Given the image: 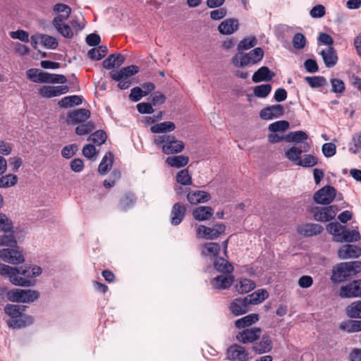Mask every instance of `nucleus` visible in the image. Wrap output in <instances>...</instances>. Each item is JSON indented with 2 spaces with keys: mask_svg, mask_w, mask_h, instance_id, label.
<instances>
[{
  "mask_svg": "<svg viewBox=\"0 0 361 361\" xmlns=\"http://www.w3.org/2000/svg\"><path fill=\"white\" fill-rule=\"evenodd\" d=\"M153 142L156 145L161 147L164 154L168 155L180 153L185 147L184 142L173 135L163 134L154 136Z\"/></svg>",
  "mask_w": 361,
  "mask_h": 361,
  "instance_id": "nucleus-1",
  "label": "nucleus"
},
{
  "mask_svg": "<svg viewBox=\"0 0 361 361\" xmlns=\"http://www.w3.org/2000/svg\"><path fill=\"white\" fill-rule=\"evenodd\" d=\"M139 71L137 66L131 65L121 68L120 70H112L110 72V77L112 80L118 82V87L121 90H126L131 85V77Z\"/></svg>",
  "mask_w": 361,
  "mask_h": 361,
  "instance_id": "nucleus-2",
  "label": "nucleus"
},
{
  "mask_svg": "<svg viewBox=\"0 0 361 361\" xmlns=\"http://www.w3.org/2000/svg\"><path fill=\"white\" fill-rule=\"evenodd\" d=\"M360 262H341L334 267L331 280L334 283H341L350 277L356 268H360Z\"/></svg>",
  "mask_w": 361,
  "mask_h": 361,
  "instance_id": "nucleus-3",
  "label": "nucleus"
},
{
  "mask_svg": "<svg viewBox=\"0 0 361 361\" xmlns=\"http://www.w3.org/2000/svg\"><path fill=\"white\" fill-rule=\"evenodd\" d=\"M264 56V51L260 47L255 48L249 53L237 54L232 58V63L237 67H245L259 62Z\"/></svg>",
  "mask_w": 361,
  "mask_h": 361,
  "instance_id": "nucleus-4",
  "label": "nucleus"
},
{
  "mask_svg": "<svg viewBox=\"0 0 361 361\" xmlns=\"http://www.w3.org/2000/svg\"><path fill=\"white\" fill-rule=\"evenodd\" d=\"M39 298V292L31 289L14 288L7 293L8 300L13 302L31 303Z\"/></svg>",
  "mask_w": 361,
  "mask_h": 361,
  "instance_id": "nucleus-5",
  "label": "nucleus"
},
{
  "mask_svg": "<svg viewBox=\"0 0 361 361\" xmlns=\"http://www.w3.org/2000/svg\"><path fill=\"white\" fill-rule=\"evenodd\" d=\"M18 268L0 264V275L8 276L13 285L23 287H30L34 285V283L30 279H23V276H18Z\"/></svg>",
  "mask_w": 361,
  "mask_h": 361,
  "instance_id": "nucleus-6",
  "label": "nucleus"
},
{
  "mask_svg": "<svg viewBox=\"0 0 361 361\" xmlns=\"http://www.w3.org/2000/svg\"><path fill=\"white\" fill-rule=\"evenodd\" d=\"M226 226L223 224L214 225L213 227H207L201 225L197 228V235L207 240H214L225 232Z\"/></svg>",
  "mask_w": 361,
  "mask_h": 361,
  "instance_id": "nucleus-7",
  "label": "nucleus"
},
{
  "mask_svg": "<svg viewBox=\"0 0 361 361\" xmlns=\"http://www.w3.org/2000/svg\"><path fill=\"white\" fill-rule=\"evenodd\" d=\"M226 359L229 361H250L248 351L240 345L233 344L226 350Z\"/></svg>",
  "mask_w": 361,
  "mask_h": 361,
  "instance_id": "nucleus-8",
  "label": "nucleus"
},
{
  "mask_svg": "<svg viewBox=\"0 0 361 361\" xmlns=\"http://www.w3.org/2000/svg\"><path fill=\"white\" fill-rule=\"evenodd\" d=\"M339 296L342 298H361V279H356L341 287Z\"/></svg>",
  "mask_w": 361,
  "mask_h": 361,
  "instance_id": "nucleus-9",
  "label": "nucleus"
},
{
  "mask_svg": "<svg viewBox=\"0 0 361 361\" xmlns=\"http://www.w3.org/2000/svg\"><path fill=\"white\" fill-rule=\"evenodd\" d=\"M0 259L12 264H19L24 262L22 253L15 248H4L0 250Z\"/></svg>",
  "mask_w": 361,
  "mask_h": 361,
  "instance_id": "nucleus-10",
  "label": "nucleus"
},
{
  "mask_svg": "<svg viewBox=\"0 0 361 361\" xmlns=\"http://www.w3.org/2000/svg\"><path fill=\"white\" fill-rule=\"evenodd\" d=\"M336 197V189L332 186H325L314 195V201L321 204H330Z\"/></svg>",
  "mask_w": 361,
  "mask_h": 361,
  "instance_id": "nucleus-11",
  "label": "nucleus"
},
{
  "mask_svg": "<svg viewBox=\"0 0 361 361\" xmlns=\"http://www.w3.org/2000/svg\"><path fill=\"white\" fill-rule=\"evenodd\" d=\"M310 149L308 143H300V146L294 145L290 148H285L284 151L286 157L297 165V162L301 158V154L308 152Z\"/></svg>",
  "mask_w": 361,
  "mask_h": 361,
  "instance_id": "nucleus-12",
  "label": "nucleus"
},
{
  "mask_svg": "<svg viewBox=\"0 0 361 361\" xmlns=\"http://www.w3.org/2000/svg\"><path fill=\"white\" fill-rule=\"evenodd\" d=\"M262 329L258 327L247 329L236 335V339L243 343H250L257 340L261 335Z\"/></svg>",
  "mask_w": 361,
  "mask_h": 361,
  "instance_id": "nucleus-13",
  "label": "nucleus"
},
{
  "mask_svg": "<svg viewBox=\"0 0 361 361\" xmlns=\"http://www.w3.org/2000/svg\"><path fill=\"white\" fill-rule=\"evenodd\" d=\"M284 114V107L281 104H274L262 109L259 116L264 120H272L282 116Z\"/></svg>",
  "mask_w": 361,
  "mask_h": 361,
  "instance_id": "nucleus-14",
  "label": "nucleus"
},
{
  "mask_svg": "<svg viewBox=\"0 0 361 361\" xmlns=\"http://www.w3.org/2000/svg\"><path fill=\"white\" fill-rule=\"evenodd\" d=\"M337 212L338 209L336 206L334 205L317 209V211L314 212V218L316 221H329L335 217Z\"/></svg>",
  "mask_w": 361,
  "mask_h": 361,
  "instance_id": "nucleus-15",
  "label": "nucleus"
},
{
  "mask_svg": "<svg viewBox=\"0 0 361 361\" xmlns=\"http://www.w3.org/2000/svg\"><path fill=\"white\" fill-rule=\"evenodd\" d=\"M252 305L247 296L244 298H236L230 305V310L233 314L238 316L245 314L250 310V306Z\"/></svg>",
  "mask_w": 361,
  "mask_h": 361,
  "instance_id": "nucleus-16",
  "label": "nucleus"
},
{
  "mask_svg": "<svg viewBox=\"0 0 361 361\" xmlns=\"http://www.w3.org/2000/svg\"><path fill=\"white\" fill-rule=\"evenodd\" d=\"M90 115L91 113L88 109H79L68 113V122L72 124L85 123Z\"/></svg>",
  "mask_w": 361,
  "mask_h": 361,
  "instance_id": "nucleus-17",
  "label": "nucleus"
},
{
  "mask_svg": "<svg viewBox=\"0 0 361 361\" xmlns=\"http://www.w3.org/2000/svg\"><path fill=\"white\" fill-rule=\"evenodd\" d=\"M361 255V249L357 245H345L338 251V257L340 259L355 258Z\"/></svg>",
  "mask_w": 361,
  "mask_h": 361,
  "instance_id": "nucleus-18",
  "label": "nucleus"
},
{
  "mask_svg": "<svg viewBox=\"0 0 361 361\" xmlns=\"http://www.w3.org/2000/svg\"><path fill=\"white\" fill-rule=\"evenodd\" d=\"M273 348V342L269 335H263L258 343H255L253 350L258 354L270 352Z\"/></svg>",
  "mask_w": 361,
  "mask_h": 361,
  "instance_id": "nucleus-19",
  "label": "nucleus"
},
{
  "mask_svg": "<svg viewBox=\"0 0 361 361\" xmlns=\"http://www.w3.org/2000/svg\"><path fill=\"white\" fill-rule=\"evenodd\" d=\"M186 209L179 202L175 203L171 211V223L177 226L180 224L185 215Z\"/></svg>",
  "mask_w": 361,
  "mask_h": 361,
  "instance_id": "nucleus-20",
  "label": "nucleus"
},
{
  "mask_svg": "<svg viewBox=\"0 0 361 361\" xmlns=\"http://www.w3.org/2000/svg\"><path fill=\"white\" fill-rule=\"evenodd\" d=\"M188 202L192 204L204 203L211 199V195L206 191L191 190L187 195Z\"/></svg>",
  "mask_w": 361,
  "mask_h": 361,
  "instance_id": "nucleus-21",
  "label": "nucleus"
},
{
  "mask_svg": "<svg viewBox=\"0 0 361 361\" xmlns=\"http://www.w3.org/2000/svg\"><path fill=\"white\" fill-rule=\"evenodd\" d=\"M323 228L322 226L316 224H307L298 226L297 231L304 236H313L322 233Z\"/></svg>",
  "mask_w": 361,
  "mask_h": 361,
  "instance_id": "nucleus-22",
  "label": "nucleus"
},
{
  "mask_svg": "<svg viewBox=\"0 0 361 361\" xmlns=\"http://www.w3.org/2000/svg\"><path fill=\"white\" fill-rule=\"evenodd\" d=\"M320 54L323 59L324 63L327 68L334 67L338 61V56L334 47L328 48L321 51Z\"/></svg>",
  "mask_w": 361,
  "mask_h": 361,
  "instance_id": "nucleus-23",
  "label": "nucleus"
},
{
  "mask_svg": "<svg viewBox=\"0 0 361 361\" xmlns=\"http://www.w3.org/2000/svg\"><path fill=\"white\" fill-rule=\"evenodd\" d=\"M274 76L275 73L269 68L262 66L254 73L252 79L254 82H267L271 80Z\"/></svg>",
  "mask_w": 361,
  "mask_h": 361,
  "instance_id": "nucleus-24",
  "label": "nucleus"
},
{
  "mask_svg": "<svg viewBox=\"0 0 361 361\" xmlns=\"http://www.w3.org/2000/svg\"><path fill=\"white\" fill-rule=\"evenodd\" d=\"M233 282V276L221 275L214 278L212 286L214 289H226L232 285Z\"/></svg>",
  "mask_w": 361,
  "mask_h": 361,
  "instance_id": "nucleus-25",
  "label": "nucleus"
},
{
  "mask_svg": "<svg viewBox=\"0 0 361 361\" xmlns=\"http://www.w3.org/2000/svg\"><path fill=\"white\" fill-rule=\"evenodd\" d=\"M64 20L61 17H55L53 20V25L63 37L71 38L73 36V32L70 26L64 23Z\"/></svg>",
  "mask_w": 361,
  "mask_h": 361,
  "instance_id": "nucleus-26",
  "label": "nucleus"
},
{
  "mask_svg": "<svg viewBox=\"0 0 361 361\" xmlns=\"http://www.w3.org/2000/svg\"><path fill=\"white\" fill-rule=\"evenodd\" d=\"M33 322V317L21 314L17 319L9 321L8 324L12 328L20 329L31 325Z\"/></svg>",
  "mask_w": 361,
  "mask_h": 361,
  "instance_id": "nucleus-27",
  "label": "nucleus"
},
{
  "mask_svg": "<svg viewBox=\"0 0 361 361\" xmlns=\"http://www.w3.org/2000/svg\"><path fill=\"white\" fill-rule=\"evenodd\" d=\"M238 28V22L235 19L229 18L223 21L218 27L219 31L224 35H231Z\"/></svg>",
  "mask_w": 361,
  "mask_h": 361,
  "instance_id": "nucleus-28",
  "label": "nucleus"
},
{
  "mask_svg": "<svg viewBox=\"0 0 361 361\" xmlns=\"http://www.w3.org/2000/svg\"><path fill=\"white\" fill-rule=\"evenodd\" d=\"M341 331L348 334L361 331V320H345L342 322L338 326Z\"/></svg>",
  "mask_w": 361,
  "mask_h": 361,
  "instance_id": "nucleus-29",
  "label": "nucleus"
},
{
  "mask_svg": "<svg viewBox=\"0 0 361 361\" xmlns=\"http://www.w3.org/2000/svg\"><path fill=\"white\" fill-rule=\"evenodd\" d=\"M220 246L216 243H207L203 245L201 248V255L203 257H217L220 252Z\"/></svg>",
  "mask_w": 361,
  "mask_h": 361,
  "instance_id": "nucleus-30",
  "label": "nucleus"
},
{
  "mask_svg": "<svg viewBox=\"0 0 361 361\" xmlns=\"http://www.w3.org/2000/svg\"><path fill=\"white\" fill-rule=\"evenodd\" d=\"M214 210L210 207L200 206L195 208L192 212V215L196 220L204 221L212 217Z\"/></svg>",
  "mask_w": 361,
  "mask_h": 361,
  "instance_id": "nucleus-31",
  "label": "nucleus"
},
{
  "mask_svg": "<svg viewBox=\"0 0 361 361\" xmlns=\"http://www.w3.org/2000/svg\"><path fill=\"white\" fill-rule=\"evenodd\" d=\"M114 162V154L111 152L105 154L102 158L99 167L98 172L101 175H105L111 169Z\"/></svg>",
  "mask_w": 361,
  "mask_h": 361,
  "instance_id": "nucleus-32",
  "label": "nucleus"
},
{
  "mask_svg": "<svg viewBox=\"0 0 361 361\" xmlns=\"http://www.w3.org/2000/svg\"><path fill=\"white\" fill-rule=\"evenodd\" d=\"M345 226H341L338 222H331L326 226L327 231L333 235V239L336 242L341 243V237Z\"/></svg>",
  "mask_w": 361,
  "mask_h": 361,
  "instance_id": "nucleus-33",
  "label": "nucleus"
},
{
  "mask_svg": "<svg viewBox=\"0 0 361 361\" xmlns=\"http://www.w3.org/2000/svg\"><path fill=\"white\" fill-rule=\"evenodd\" d=\"M308 138L307 133L302 130L291 132L285 137L286 142H293L295 145L300 146V143H307L305 142Z\"/></svg>",
  "mask_w": 361,
  "mask_h": 361,
  "instance_id": "nucleus-34",
  "label": "nucleus"
},
{
  "mask_svg": "<svg viewBox=\"0 0 361 361\" xmlns=\"http://www.w3.org/2000/svg\"><path fill=\"white\" fill-rule=\"evenodd\" d=\"M176 126L171 121H164L152 126L150 130L152 133H167L175 130Z\"/></svg>",
  "mask_w": 361,
  "mask_h": 361,
  "instance_id": "nucleus-35",
  "label": "nucleus"
},
{
  "mask_svg": "<svg viewBox=\"0 0 361 361\" xmlns=\"http://www.w3.org/2000/svg\"><path fill=\"white\" fill-rule=\"evenodd\" d=\"M214 267L218 271L224 274H230L233 270V267L231 263L224 258L219 257L214 259Z\"/></svg>",
  "mask_w": 361,
  "mask_h": 361,
  "instance_id": "nucleus-36",
  "label": "nucleus"
},
{
  "mask_svg": "<svg viewBox=\"0 0 361 361\" xmlns=\"http://www.w3.org/2000/svg\"><path fill=\"white\" fill-rule=\"evenodd\" d=\"M259 320V315L257 314H250L244 317L237 319L235 322V326L238 329H243L247 326H251Z\"/></svg>",
  "mask_w": 361,
  "mask_h": 361,
  "instance_id": "nucleus-37",
  "label": "nucleus"
},
{
  "mask_svg": "<svg viewBox=\"0 0 361 361\" xmlns=\"http://www.w3.org/2000/svg\"><path fill=\"white\" fill-rule=\"evenodd\" d=\"M189 159L186 156L178 155L169 157L166 159V163L171 167L180 168L186 166Z\"/></svg>",
  "mask_w": 361,
  "mask_h": 361,
  "instance_id": "nucleus-38",
  "label": "nucleus"
},
{
  "mask_svg": "<svg viewBox=\"0 0 361 361\" xmlns=\"http://www.w3.org/2000/svg\"><path fill=\"white\" fill-rule=\"evenodd\" d=\"M255 287V283L248 279H240L235 285L236 290L242 294L251 291Z\"/></svg>",
  "mask_w": 361,
  "mask_h": 361,
  "instance_id": "nucleus-39",
  "label": "nucleus"
},
{
  "mask_svg": "<svg viewBox=\"0 0 361 361\" xmlns=\"http://www.w3.org/2000/svg\"><path fill=\"white\" fill-rule=\"evenodd\" d=\"M345 312L350 318L361 319V300L352 302L346 307Z\"/></svg>",
  "mask_w": 361,
  "mask_h": 361,
  "instance_id": "nucleus-40",
  "label": "nucleus"
},
{
  "mask_svg": "<svg viewBox=\"0 0 361 361\" xmlns=\"http://www.w3.org/2000/svg\"><path fill=\"white\" fill-rule=\"evenodd\" d=\"M25 306L8 304L4 307V312L13 319H17L25 310Z\"/></svg>",
  "mask_w": 361,
  "mask_h": 361,
  "instance_id": "nucleus-41",
  "label": "nucleus"
},
{
  "mask_svg": "<svg viewBox=\"0 0 361 361\" xmlns=\"http://www.w3.org/2000/svg\"><path fill=\"white\" fill-rule=\"evenodd\" d=\"M82 102V98L80 96L71 95L63 97L59 102L58 104L61 108H68L74 105H79Z\"/></svg>",
  "mask_w": 361,
  "mask_h": 361,
  "instance_id": "nucleus-42",
  "label": "nucleus"
},
{
  "mask_svg": "<svg viewBox=\"0 0 361 361\" xmlns=\"http://www.w3.org/2000/svg\"><path fill=\"white\" fill-rule=\"evenodd\" d=\"M268 295L269 294L267 290L264 289H259L252 294L247 295V298L252 305H256L264 301L268 297Z\"/></svg>",
  "mask_w": 361,
  "mask_h": 361,
  "instance_id": "nucleus-43",
  "label": "nucleus"
},
{
  "mask_svg": "<svg viewBox=\"0 0 361 361\" xmlns=\"http://www.w3.org/2000/svg\"><path fill=\"white\" fill-rule=\"evenodd\" d=\"M343 235L341 238V243L343 242H348V243H353V242H357L360 239V235L358 231L357 230H352L349 231L345 227L344 228V231H343Z\"/></svg>",
  "mask_w": 361,
  "mask_h": 361,
  "instance_id": "nucleus-44",
  "label": "nucleus"
},
{
  "mask_svg": "<svg viewBox=\"0 0 361 361\" xmlns=\"http://www.w3.org/2000/svg\"><path fill=\"white\" fill-rule=\"evenodd\" d=\"M107 51L106 46H99L98 48H92L89 50L87 55L91 59L99 61L106 56Z\"/></svg>",
  "mask_w": 361,
  "mask_h": 361,
  "instance_id": "nucleus-45",
  "label": "nucleus"
},
{
  "mask_svg": "<svg viewBox=\"0 0 361 361\" xmlns=\"http://www.w3.org/2000/svg\"><path fill=\"white\" fill-rule=\"evenodd\" d=\"M4 232V234L0 236V246L15 247L17 241L13 235V231Z\"/></svg>",
  "mask_w": 361,
  "mask_h": 361,
  "instance_id": "nucleus-46",
  "label": "nucleus"
},
{
  "mask_svg": "<svg viewBox=\"0 0 361 361\" xmlns=\"http://www.w3.org/2000/svg\"><path fill=\"white\" fill-rule=\"evenodd\" d=\"M40 43L47 49H55L58 47V42L54 37L47 35H39Z\"/></svg>",
  "mask_w": 361,
  "mask_h": 361,
  "instance_id": "nucleus-47",
  "label": "nucleus"
},
{
  "mask_svg": "<svg viewBox=\"0 0 361 361\" xmlns=\"http://www.w3.org/2000/svg\"><path fill=\"white\" fill-rule=\"evenodd\" d=\"M18 183L16 175L7 174L0 177V188H6L16 185Z\"/></svg>",
  "mask_w": 361,
  "mask_h": 361,
  "instance_id": "nucleus-48",
  "label": "nucleus"
},
{
  "mask_svg": "<svg viewBox=\"0 0 361 361\" xmlns=\"http://www.w3.org/2000/svg\"><path fill=\"white\" fill-rule=\"evenodd\" d=\"M135 202V197L132 193H128L123 195L119 203L121 210L126 211L133 207Z\"/></svg>",
  "mask_w": 361,
  "mask_h": 361,
  "instance_id": "nucleus-49",
  "label": "nucleus"
},
{
  "mask_svg": "<svg viewBox=\"0 0 361 361\" xmlns=\"http://www.w3.org/2000/svg\"><path fill=\"white\" fill-rule=\"evenodd\" d=\"M257 44V39L255 36H250L242 39L238 44V51L247 50Z\"/></svg>",
  "mask_w": 361,
  "mask_h": 361,
  "instance_id": "nucleus-50",
  "label": "nucleus"
},
{
  "mask_svg": "<svg viewBox=\"0 0 361 361\" xmlns=\"http://www.w3.org/2000/svg\"><path fill=\"white\" fill-rule=\"evenodd\" d=\"M305 80L312 88L323 87L326 84V80L323 76H307Z\"/></svg>",
  "mask_w": 361,
  "mask_h": 361,
  "instance_id": "nucleus-51",
  "label": "nucleus"
},
{
  "mask_svg": "<svg viewBox=\"0 0 361 361\" xmlns=\"http://www.w3.org/2000/svg\"><path fill=\"white\" fill-rule=\"evenodd\" d=\"M271 91V85L269 84H262L254 87L253 92L256 97L260 98L267 97Z\"/></svg>",
  "mask_w": 361,
  "mask_h": 361,
  "instance_id": "nucleus-52",
  "label": "nucleus"
},
{
  "mask_svg": "<svg viewBox=\"0 0 361 361\" xmlns=\"http://www.w3.org/2000/svg\"><path fill=\"white\" fill-rule=\"evenodd\" d=\"M176 181L183 185H190L192 184V177L188 169L180 171L176 177Z\"/></svg>",
  "mask_w": 361,
  "mask_h": 361,
  "instance_id": "nucleus-53",
  "label": "nucleus"
},
{
  "mask_svg": "<svg viewBox=\"0 0 361 361\" xmlns=\"http://www.w3.org/2000/svg\"><path fill=\"white\" fill-rule=\"evenodd\" d=\"M317 164V158L312 154H305L297 162L298 166L303 167H312Z\"/></svg>",
  "mask_w": 361,
  "mask_h": 361,
  "instance_id": "nucleus-54",
  "label": "nucleus"
},
{
  "mask_svg": "<svg viewBox=\"0 0 361 361\" xmlns=\"http://www.w3.org/2000/svg\"><path fill=\"white\" fill-rule=\"evenodd\" d=\"M94 124L92 121L80 123L75 128V133L78 135H85L93 130Z\"/></svg>",
  "mask_w": 361,
  "mask_h": 361,
  "instance_id": "nucleus-55",
  "label": "nucleus"
},
{
  "mask_svg": "<svg viewBox=\"0 0 361 361\" xmlns=\"http://www.w3.org/2000/svg\"><path fill=\"white\" fill-rule=\"evenodd\" d=\"M106 137L107 136L106 133L102 130H99L92 133L89 137L88 140H90L98 145H101L105 142Z\"/></svg>",
  "mask_w": 361,
  "mask_h": 361,
  "instance_id": "nucleus-56",
  "label": "nucleus"
},
{
  "mask_svg": "<svg viewBox=\"0 0 361 361\" xmlns=\"http://www.w3.org/2000/svg\"><path fill=\"white\" fill-rule=\"evenodd\" d=\"M289 128V123L286 121H278L269 126V130L271 132H284Z\"/></svg>",
  "mask_w": 361,
  "mask_h": 361,
  "instance_id": "nucleus-57",
  "label": "nucleus"
},
{
  "mask_svg": "<svg viewBox=\"0 0 361 361\" xmlns=\"http://www.w3.org/2000/svg\"><path fill=\"white\" fill-rule=\"evenodd\" d=\"M54 10L55 12L61 13L57 17H61L63 18V20H67L69 18L71 13V8L68 6L63 4H56L54 6Z\"/></svg>",
  "mask_w": 361,
  "mask_h": 361,
  "instance_id": "nucleus-58",
  "label": "nucleus"
},
{
  "mask_svg": "<svg viewBox=\"0 0 361 361\" xmlns=\"http://www.w3.org/2000/svg\"><path fill=\"white\" fill-rule=\"evenodd\" d=\"M331 85V90L335 94H342L345 90L344 82L338 78H332L330 80Z\"/></svg>",
  "mask_w": 361,
  "mask_h": 361,
  "instance_id": "nucleus-59",
  "label": "nucleus"
},
{
  "mask_svg": "<svg viewBox=\"0 0 361 361\" xmlns=\"http://www.w3.org/2000/svg\"><path fill=\"white\" fill-rule=\"evenodd\" d=\"M292 43L295 49H302L306 45V38L303 34L298 32L293 36Z\"/></svg>",
  "mask_w": 361,
  "mask_h": 361,
  "instance_id": "nucleus-60",
  "label": "nucleus"
},
{
  "mask_svg": "<svg viewBox=\"0 0 361 361\" xmlns=\"http://www.w3.org/2000/svg\"><path fill=\"white\" fill-rule=\"evenodd\" d=\"M39 94L45 98L57 97L56 86L44 85L39 90Z\"/></svg>",
  "mask_w": 361,
  "mask_h": 361,
  "instance_id": "nucleus-61",
  "label": "nucleus"
},
{
  "mask_svg": "<svg viewBox=\"0 0 361 361\" xmlns=\"http://www.w3.org/2000/svg\"><path fill=\"white\" fill-rule=\"evenodd\" d=\"M13 229L12 221L6 214L0 212V230L11 231Z\"/></svg>",
  "mask_w": 361,
  "mask_h": 361,
  "instance_id": "nucleus-62",
  "label": "nucleus"
},
{
  "mask_svg": "<svg viewBox=\"0 0 361 361\" xmlns=\"http://www.w3.org/2000/svg\"><path fill=\"white\" fill-rule=\"evenodd\" d=\"M77 150L78 146L76 145H68L63 147L61 150V155L65 159H70L76 153Z\"/></svg>",
  "mask_w": 361,
  "mask_h": 361,
  "instance_id": "nucleus-63",
  "label": "nucleus"
},
{
  "mask_svg": "<svg viewBox=\"0 0 361 361\" xmlns=\"http://www.w3.org/2000/svg\"><path fill=\"white\" fill-rule=\"evenodd\" d=\"M10 35L13 39H18L23 42H29V33L23 30L11 32Z\"/></svg>",
  "mask_w": 361,
  "mask_h": 361,
  "instance_id": "nucleus-64",
  "label": "nucleus"
}]
</instances>
